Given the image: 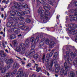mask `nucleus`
Here are the masks:
<instances>
[{"instance_id":"f257e3e1","label":"nucleus","mask_w":77,"mask_h":77,"mask_svg":"<svg viewBox=\"0 0 77 77\" xmlns=\"http://www.w3.org/2000/svg\"><path fill=\"white\" fill-rule=\"evenodd\" d=\"M24 46H25V45H24V43H22L19 46L17 47L16 49H14V50L17 52H20V54H24L26 50V48Z\"/></svg>"},{"instance_id":"f03ea898","label":"nucleus","mask_w":77,"mask_h":77,"mask_svg":"<svg viewBox=\"0 0 77 77\" xmlns=\"http://www.w3.org/2000/svg\"><path fill=\"white\" fill-rule=\"evenodd\" d=\"M64 67L65 68V69L66 70H64L63 68H62L60 71V74L61 75H66L67 74L66 72L69 70V67L68 66V64L66 62H65L64 64Z\"/></svg>"},{"instance_id":"7ed1b4c3","label":"nucleus","mask_w":77,"mask_h":77,"mask_svg":"<svg viewBox=\"0 0 77 77\" xmlns=\"http://www.w3.org/2000/svg\"><path fill=\"white\" fill-rule=\"evenodd\" d=\"M49 59H47V58L46 57L45 58V61L46 62V66L47 69H49L51 71V68L52 66H53V60H52L51 61L50 65H49Z\"/></svg>"},{"instance_id":"20e7f679","label":"nucleus","mask_w":77,"mask_h":77,"mask_svg":"<svg viewBox=\"0 0 77 77\" xmlns=\"http://www.w3.org/2000/svg\"><path fill=\"white\" fill-rule=\"evenodd\" d=\"M24 24H25L24 22H22L21 23L19 24V25H18V26L22 30H25V31L29 30V27L28 26H24Z\"/></svg>"},{"instance_id":"39448f33","label":"nucleus","mask_w":77,"mask_h":77,"mask_svg":"<svg viewBox=\"0 0 77 77\" xmlns=\"http://www.w3.org/2000/svg\"><path fill=\"white\" fill-rule=\"evenodd\" d=\"M16 77H27L26 74H23L22 69H20L16 75Z\"/></svg>"},{"instance_id":"423d86ee","label":"nucleus","mask_w":77,"mask_h":77,"mask_svg":"<svg viewBox=\"0 0 77 77\" xmlns=\"http://www.w3.org/2000/svg\"><path fill=\"white\" fill-rule=\"evenodd\" d=\"M37 2H39L42 5H43V6L46 9H48V10H50L49 8H51L50 6L49 5L47 4V3H45V2H46V0H41L40 1L39 0H36Z\"/></svg>"},{"instance_id":"0eeeda50","label":"nucleus","mask_w":77,"mask_h":77,"mask_svg":"<svg viewBox=\"0 0 77 77\" xmlns=\"http://www.w3.org/2000/svg\"><path fill=\"white\" fill-rule=\"evenodd\" d=\"M49 12H46L45 13H44V14L45 15V18L43 20V22L44 23H45L48 21H49V18H48V16H49V14H49Z\"/></svg>"},{"instance_id":"6e6552de","label":"nucleus","mask_w":77,"mask_h":77,"mask_svg":"<svg viewBox=\"0 0 77 77\" xmlns=\"http://www.w3.org/2000/svg\"><path fill=\"white\" fill-rule=\"evenodd\" d=\"M66 55H65L64 56L65 59H67L68 60V62L69 64H71L72 63V61L71 59V58L69 56V52L68 51H66Z\"/></svg>"},{"instance_id":"1a4fd4ad","label":"nucleus","mask_w":77,"mask_h":77,"mask_svg":"<svg viewBox=\"0 0 77 77\" xmlns=\"http://www.w3.org/2000/svg\"><path fill=\"white\" fill-rule=\"evenodd\" d=\"M75 12L74 15L77 17H75L74 16V15H71L69 16V17L73 19L72 20H77V8L75 9V10H74Z\"/></svg>"},{"instance_id":"9d476101","label":"nucleus","mask_w":77,"mask_h":77,"mask_svg":"<svg viewBox=\"0 0 77 77\" xmlns=\"http://www.w3.org/2000/svg\"><path fill=\"white\" fill-rule=\"evenodd\" d=\"M16 4L17 5V6H18V5H19V9H21V8H22V7H23L24 8H28V5H27L26 4H23L21 5V3H19L17 4V3H16Z\"/></svg>"},{"instance_id":"9b49d317","label":"nucleus","mask_w":77,"mask_h":77,"mask_svg":"<svg viewBox=\"0 0 77 77\" xmlns=\"http://www.w3.org/2000/svg\"><path fill=\"white\" fill-rule=\"evenodd\" d=\"M39 36H38L36 37V39L34 38L33 37H32L30 38V41L32 42H34V43H35V42H37L39 40Z\"/></svg>"},{"instance_id":"f8f14e48","label":"nucleus","mask_w":77,"mask_h":77,"mask_svg":"<svg viewBox=\"0 0 77 77\" xmlns=\"http://www.w3.org/2000/svg\"><path fill=\"white\" fill-rule=\"evenodd\" d=\"M10 68V66H8L7 67H5L4 68H2V67H0V70L1 71L2 73H5V72L8 69Z\"/></svg>"},{"instance_id":"ddd939ff","label":"nucleus","mask_w":77,"mask_h":77,"mask_svg":"<svg viewBox=\"0 0 77 77\" xmlns=\"http://www.w3.org/2000/svg\"><path fill=\"white\" fill-rule=\"evenodd\" d=\"M44 12V11L42 10V7H40L39 8V9L38 11V13L39 14H41V17H42L43 16H44V15H43V13Z\"/></svg>"},{"instance_id":"4468645a","label":"nucleus","mask_w":77,"mask_h":77,"mask_svg":"<svg viewBox=\"0 0 77 77\" xmlns=\"http://www.w3.org/2000/svg\"><path fill=\"white\" fill-rule=\"evenodd\" d=\"M25 43L26 45L23 44L24 45H25V46H23V47H25V48L29 47V40L28 39H27L25 41Z\"/></svg>"},{"instance_id":"2eb2a0df","label":"nucleus","mask_w":77,"mask_h":77,"mask_svg":"<svg viewBox=\"0 0 77 77\" xmlns=\"http://www.w3.org/2000/svg\"><path fill=\"white\" fill-rule=\"evenodd\" d=\"M30 53L29 54V56L30 57H33L35 53V50L33 49H31L30 51Z\"/></svg>"},{"instance_id":"dca6fc26","label":"nucleus","mask_w":77,"mask_h":77,"mask_svg":"<svg viewBox=\"0 0 77 77\" xmlns=\"http://www.w3.org/2000/svg\"><path fill=\"white\" fill-rule=\"evenodd\" d=\"M17 3L16 2L14 4V6H13L12 8H11L12 9H15V8H16V9H20L19 8V6H20V5H17L16 4V3H17V4H18V3Z\"/></svg>"},{"instance_id":"f3484780","label":"nucleus","mask_w":77,"mask_h":77,"mask_svg":"<svg viewBox=\"0 0 77 77\" xmlns=\"http://www.w3.org/2000/svg\"><path fill=\"white\" fill-rule=\"evenodd\" d=\"M13 67L14 68H19V67H20V65L17 62H16L14 63Z\"/></svg>"},{"instance_id":"a211bd4d","label":"nucleus","mask_w":77,"mask_h":77,"mask_svg":"<svg viewBox=\"0 0 77 77\" xmlns=\"http://www.w3.org/2000/svg\"><path fill=\"white\" fill-rule=\"evenodd\" d=\"M74 27H75L77 28V25H73V27H69V28L68 29V30L69 31H71V30H74V29H75V28Z\"/></svg>"},{"instance_id":"6ab92c4d","label":"nucleus","mask_w":77,"mask_h":77,"mask_svg":"<svg viewBox=\"0 0 77 77\" xmlns=\"http://www.w3.org/2000/svg\"><path fill=\"white\" fill-rule=\"evenodd\" d=\"M13 19L14 20V21H17V20H20V21H23L24 20V18L22 17H20L19 18H15V19Z\"/></svg>"},{"instance_id":"aec40b11","label":"nucleus","mask_w":77,"mask_h":77,"mask_svg":"<svg viewBox=\"0 0 77 77\" xmlns=\"http://www.w3.org/2000/svg\"><path fill=\"white\" fill-rule=\"evenodd\" d=\"M72 35H75L76 36V38H77V30H75L72 32Z\"/></svg>"},{"instance_id":"412c9836","label":"nucleus","mask_w":77,"mask_h":77,"mask_svg":"<svg viewBox=\"0 0 77 77\" xmlns=\"http://www.w3.org/2000/svg\"><path fill=\"white\" fill-rule=\"evenodd\" d=\"M53 53H54V52L53 51H52V52H51L50 54H48L46 57H51V56L53 55Z\"/></svg>"},{"instance_id":"4be33fe9","label":"nucleus","mask_w":77,"mask_h":77,"mask_svg":"<svg viewBox=\"0 0 77 77\" xmlns=\"http://www.w3.org/2000/svg\"><path fill=\"white\" fill-rule=\"evenodd\" d=\"M13 63V60L11 59H10L8 60L7 63L8 65H11Z\"/></svg>"},{"instance_id":"5701e85b","label":"nucleus","mask_w":77,"mask_h":77,"mask_svg":"<svg viewBox=\"0 0 77 77\" xmlns=\"http://www.w3.org/2000/svg\"><path fill=\"white\" fill-rule=\"evenodd\" d=\"M36 71L37 72H39V71H42V70H41V69L38 66H36Z\"/></svg>"},{"instance_id":"b1692460","label":"nucleus","mask_w":77,"mask_h":77,"mask_svg":"<svg viewBox=\"0 0 77 77\" xmlns=\"http://www.w3.org/2000/svg\"><path fill=\"white\" fill-rule=\"evenodd\" d=\"M55 44V43L54 41H51L50 44L51 47L52 48L53 47Z\"/></svg>"},{"instance_id":"393cba45","label":"nucleus","mask_w":77,"mask_h":77,"mask_svg":"<svg viewBox=\"0 0 77 77\" xmlns=\"http://www.w3.org/2000/svg\"><path fill=\"white\" fill-rule=\"evenodd\" d=\"M13 44L15 46V47H16V46H17L18 45V43H17V41L16 40H14L13 42Z\"/></svg>"},{"instance_id":"a878e982","label":"nucleus","mask_w":77,"mask_h":77,"mask_svg":"<svg viewBox=\"0 0 77 77\" xmlns=\"http://www.w3.org/2000/svg\"><path fill=\"white\" fill-rule=\"evenodd\" d=\"M14 14H16L17 13V16H21L22 14L20 12H17V11H15L14 12Z\"/></svg>"},{"instance_id":"bb28decb","label":"nucleus","mask_w":77,"mask_h":77,"mask_svg":"<svg viewBox=\"0 0 77 77\" xmlns=\"http://www.w3.org/2000/svg\"><path fill=\"white\" fill-rule=\"evenodd\" d=\"M59 71V67H55V72L56 73H58Z\"/></svg>"},{"instance_id":"cd10ccee","label":"nucleus","mask_w":77,"mask_h":77,"mask_svg":"<svg viewBox=\"0 0 77 77\" xmlns=\"http://www.w3.org/2000/svg\"><path fill=\"white\" fill-rule=\"evenodd\" d=\"M11 75L12 76V73H8L6 74V77H10Z\"/></svg>"},{"instance_id":"c85d7f7f","label":"nucleus","mask_w":77,"mask_h":77,"mask_svg":"<svg viewBox=\"0 0 77 77\" xmlns=\"http://www.w3.org/2000/svg\"><path fill=\"white\" fill-rule=\"evenodd\" d=\"M15 35H10V38L11 39H15Z\"/></svg>"},{"instance_id":"c756f323","label":"nucleus","mask_w":77,"mask_h":77,"mask_svg":"<svg viewBox=\"0 0 77 77\" xmlns=\"http://www.w3.org/2000/svg\"><path fill=\"white\" fill-rule=\"evenodd\" d=\"M70 74L71 77H75V73L73 72H72Z\"/></svg>"},{"instance_id":"7c9ffc66","label":"nucleus","mask_w":77,"mask_h":77,"mask_svg":"<svg viewBox=\"0 0 77 77\" xmlns=\"http://www.w3.org/2000/svg\"><path fill=\"white\" fill-rule=\"evenodd\" d=\"M16 27H16V26L15 25L13 26V28L11 30V32H14V29H15Z\"/></svg>"},{"instance_id":"2f4dec72","label":"nucleus","mask_w":77,"mask_h":77,"mask_svg":"<svg viewBox=\"0 0 77 77\" xmlns=\"http://www.w3.org/2000/svg\"><path fill=\"white\" fill-rule=\"evenodd\" d=\"M57 52H56L54 54V58H55L56 60L57 59Z\"/></svg>"},{"instance_id":"473e14b6","label":"nucleus","mask_w":77,"mask_h":77,"mask_svg":"<svg viewBox=\"0 0 77 77\" xmlns=\"http://www.w3.org/2000/svg\"><path fill=\"white\" fill-rule=\"evenodd\" d=\"M38 54H34V55L33 56V57L34 58V59H36L38 58Z\"/></svg>"},{"instance_id":"72a5a7b5","label":"nucleus","mask_w":77,"mask_h":77,"mask_svg":"<svg viewBox=\"0 0 77 77\" xmlns=\"http://www.w3.org/2000/svg\"><path fill=\"white\" fill-rule=\"evenodd\" d=\"M45 42L46 44H47V45H49L50 44V40L49 39H47L45 41Z\"/></svg>"},{"instance_id":"f704fd0d","label":"nucleus","mask_w":77,"mask_h":77,"mask_svg":"<svg viewBox=\"0 0 77 77\" xmlns=\"http://www.w3.org/2000/svg\"><path fill=\"white\" fill-rule=\"evenodd\" d=\"M24 12H25L26 14H30V11L29 10L25 9Z\"/></svg>"},{"instance_id":"c9c22d12","label":"nucleus","mask_w":77,"mask_h":77,"mask_svg":"<svg viewBox=\"0 0 77 77\" xmlns=\"http://www.w3.org/2000/svg\"><path fill=\"white\" fill-rule=\"evenodd\" d=\"M17 71L16 70H14L13 72L12 73H11L12 75H15L16 72H17Z\"/></svg>"},{"instance_id":"e433bc0d","label":"nucleus","mask_w":77,"mask_h":77,"mask_svg":"<svg viewBox=\"0 0 77 77\" xmlns=\"http://www.w3.org/2000/svg\"><path fill=\"white\" fill-rule=\"evenodd\" d=\"M25 21L26 23H30L31 22V20L29 19H26L25 20Z\"/></svg>"},{"instance_id":"4c0bfd02","label":"nucleus","mask_w":77,"mask_h":77,"mask_svg":"<svg viewBox=\"0 0 77 77\" xmlns=\"http://www.w3.org/2000/svg\"><path fill=\"white\" fill-rule=\"evenodd\" d=\"M35 47V45H32L31 46V48L32 49V50H33Z\"/></svg>"},{"instance_id":"58836bf2","label":"nucleus","mask_w":77,"mask_h":77,"mask_svg":"<svg viewBox=\"0 0 77 77\" xmlns=\"http://www.w3.org/2000/svg\"><path fill=\"white\" fill-rule=\"evenodd\" d=\"M15 32L16 34H17V33H20V30L18 29H17L15 30Z\"/></svg>"},{"instance_id":"ea45409f","label":"nucleus","mask_w":77,"mask_h":77,"mask_svg":"<svg viewBox=\"0 0 77 77\" xmlns=\"http://www.w3.org/2000/svg\"><path fill=\"white\" fill-rule=\"evenodd\" d=\"M43 44L44 43L43 42H41L39 44V45H40V47H42L43 46Z\"/></svg>"},{"instance_id":"a19ab883","label":"nucleus","mask_w":77,"mask_h":77,"mask_svg":"<svg viewBox=\"0 0 77 77\" xmlns=\"http://www.w3.org/2000/svg\"><path fill=\"white\" fill-rule=\"evenodd\" d=\"M26 12H24H24L23 11H22V12H21V15H25V14H26V13H25Z\"/></svg>"},{"instance_id":"79ce46f5","label":"nucleus","mask_w":77,"mask_h":77,"mask_svg":"<svg viewBox=\"0 0 77 77\" xmlns=\"http://www.w3.org/2000/svg\"><path fill=\"white\" fill-rule=\"evenodd\" d=\"M6 56V54L5 53H3L2 55V57H5Z\"/></svg>"},{"instance_id":"37998d69","label":"nucleus","mask_w":77,"mask_h":77,"mask_svg":"<svg viewBox=\"0 0 77 77\" xmlns=\"http://www.w3.org/2000/svg\"><path fill=\"white\" fill-rule=\"evenodd\" d=\"M44 59H45V55H44L43 58H42V60L43 61V63H44Z\"/></svg>"},{"instance_id":"c03bdc74","label":"nucleus","mask_w":77,"mask_h":77,"mask_svg":"<svg viewBox=\"0 0 77 77\" xmlns=\"http://www.w3.org/2000/svg\"><path fill=\"white\" fill-rule=\"evenodd\" d=\"M73 63L75 65H77V61L76 60H75L74 61Z\"/></svg>"},{"instance_id":"a18cd8bd","label":"nucleus","mask_w":77,"mask_h":77,"mask_svg":"<svg viewBox=\"0 0 77 77\" xmlns=\"http://www.w3.org/2000/svg\"><path fill=\"white\" fill-rule=\"evenodd\" d=\"M48 2H50V3H53V0H48Z\"/></svg>"},{"instance_id":"49530a36","label":"nucleus","mask_w":77,"mask_h":77,"mask_svg":"<svg viewBox=\"0 0 77 77\" xmlns=\"http://www.w3.org/2000/svg\"><path fill=\"white\" fill-rule=\"evenodd\" d=\"M74 3L75 5V6L77 7V2H74Z\"/></svg>"},{"instance_id":"de8ad7c7","label":"nucleus","mask_w":77,"mask_h":77,"mask_svg":"<svg viewBox=\"0 0 77 77\" xmlns=\"http://www.w3.org/2000/svg\"><path fill=\"white\" fill-rule=\"evenodd\" d=\"M9 2V0H7L6 2V4L7 5V4H8Z\"/></svg>"},{"instance_id":"09e8293b","label":"nucleus","mask_w":77,"mask_h":77,"mask_svg":"<svg viewBox=\"0 0 77 77\" xmlns=\"http://www.w3.org/2000/svg\"><path fill=\"white\" fill-rule=\"evenodd\" d=\"M14 16H15V14H13L11 15V18H12V17H14Z\"/></svg>"},{"instance_id":"8fccbe9b","label":"nucleus","mask_w":77,"mask_h":77,"mask_svg":"<svg viewBox=\"0 0 77 77\" xmlns=\"http://www.w3.org/2000/svg\"><path fill=\"white\" fill-rule=\"evenodd\" d=\"M57 61L55 60V61L54 62V63L55 64V65H57Z\"/></svg>"},{"instance_id":"3c124183","label":"nucleus","mask_w":77,"mask_h":77,"mask_svg":"<svg viewBox=\"0 0 77 77\" xmlns=\"http://www.w3.org/2000/svg\"><path fill=\"white\" fill-rule=\"evenodd\" d=\"M0 53H4V51L1 50L0 51Z\"/></svg>"},{"instance_id":"603ef678","label":"nucleus","mask_w":77,"mask_h":77,"mask_svg":"<svg viewBox=\"0 0 77 77\" xmlns=\"http://www.w3.org/2000/svg\"><path fill=\"white\" fill-rule=\"evenodd\" d=\"M32 77H36V75L33 74L32 75Z\"/></svg>"},{"instance_id":"864d4df0","label":"nucleus","mask_w":77,"mask_h":77,"mask_svg":"<svg viewBox=\"0 0 77 77\" xmlns=\"http://www.w3.org/2000/svg\"><path fill=\"white\" fill-rule=\"evenodd\" d=\"M4 9L3 8H1V11H4Z\"/></svg>"},{"instance_id":"5fc2aeb1","label":"nucleus","mask_w":77,"mask_h":77,"mask_svg":"<svg viewBox=\"0 0 77 77\" xmlns=\"http://www.w3.org/2000/svg\"><path fill=\"white\" fill-rule=\"evenodd\" d=\"M22 36V35H21V34H20L18 35V36L19 38H20V37H21Z\"/></svg>"},{"instance_id":"6e6d98bb","label":"nucleus","mask_w":77,"mask_h":77,"mask_svg":"<svg viewBox=\"0 0 77 77\" xmlns=\"http://www.w3.org/2000/svg\"><path fill=\"white\" fill-rule=\"evenodd\" d=\"M2 3H6V1L5 0H4L2 2Z\"/></svg>"},{"instance_id":"4d7b16f0","label":"nucleus","mask_w":77,"mask_h":77,"mask_svg":"<svg viewBox=\"0 0 77 77\" xmlns=\"http://www.w3.org/2000/svg\"><path fill=\"white\" fill-rule=\"evenodd\" d=\"M5 51H6V52H7V53H8L9 52H8V50L7 49L5 50Z\"/></svg>"},{"instance_id":"13d9d810","label":"nucleus","mask_w":77,"mask_h":77,"mask_svg":"<svg viewBox=\"0 0 77 77\" xmlns=\"http://www.w3.org/2000/svg\"><path fill=\"white\" fill-rule=\"evenodd\" d=\"M4 48H5L6 47V46L4 44V43L2 44Z\"/></svg>"},{"instance_id":"bf43d9fd","label":"nucleus","mask_w":77,"mask_h":77,"mask_svg":"<svg viewBox=\"0 0 77 77\" xmlns=\"http://www.w3.org/2000/svg\"><path fill=\"white\" fill-rule=\"evenodd\" d=\"M17 57V58H18L19 59H20V60H22V59H21V58H20V57Z\"/></svg>"},{"instance_id":"052dcab7","label":"nucleus","mask_w":77,"mask_h":77,"mask_svg":"<svg viewBox=\"0 0 77 77\" xmlns=\"http://www.w3.org/2000/svg\"><path fill=\"white\" fill-rule=\"evenodd\" d=\"M7 24V25H8V26H9V25H10V24H11V23H8Z\"/></svg>"},{"instance_id":"680f3d73","label":"nucleus","mask_w":77,"mask_h":77,"mask_svg":"<svg viewBox=\"0 0 77 77\" xmlns=\"http://www.w3.org/2000/svg\"><path fill=\"white\" fill-rule=\"evenodd\" d=\"M35 66H34L35 67V66H38V64H35Z\"/></svg>"},{"instance_id":"e2e57ef3","label":"nucleus","mask_w":77,"mask_h":77,"mask_svg":"<svg viewBox=\"0 0 77 77\" xmlns=\"http://www.w3.org/2000/svg\"><path fill=\"white\" fill-rule=\"evenodd\" d=\"M0 34L1 35H3V32H0Z\"/></svg>"},{"instance_id":"0e129e2a","label":"nucleus","mask_w":77,"mask_h":77,"mask_svg":"<svg viewBox=\"0 0 77 77\" xmlns=\"http://www.w3.org/2000/svg\"><path fill=\"white\" fill-rule=\"evenodd\" d=\"M47 75L48 76H49V75H50V74H49V73H48V72H47Z\"/></svg>"},{"instance_id":"69168bd1","label":"nucleus","mask_w":77,"mask_h":77,"mask_svg":"<svg viewBox=\"0 0 77 77\" xmlns=\"http://www.w3.org/2000/svg\"><path fill=\"white\" fill-rule=\"evenodd\" d=\"M5 44L6 45H7V44H8V42H5Z\"/></svg>"},{"instance_id":"338daca9","label":"nucleus","mask_w":77,"mask_h":77,"mask_svg":"<svg viewBox=\"0 0 77 77\" xmlns=\"http://www.w3.org/2000/svg\"><path fill=\"white\" fill-rule=\"evenodd\" d=\"M3 36L5 37V33H4L3 34Z\"/></svg>"},{"instance_id":"774afa93","label":"nucleus","mask_w":77,"mask_h":77,"mask_svg":"<svg viewBox=\"0 0 77 77\" xmlns=\"http://www.w3.org/2000/svg\"><path fill=\"white\" fill-rule=\"evenodd\" d=\"M55 77H58V75L55 74Z\"/></svg>"}]
</instances>
